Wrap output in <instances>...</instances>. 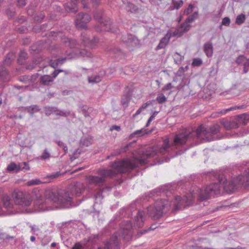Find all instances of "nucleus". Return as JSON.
<instances>
[{"instance_id": "61", "label": "nucleus", "mask_w": 249, "mask_h": 249, "mask_svg": "<svg viewBox=\"0 0 249 249\" xmlns=\"http://www.w3.org/2000/svg\"><path fill=\"white\" fill-rule=\"evenodd\" d=\"M158 228V226H157V224H152L147 230H144L142 232V234L145 233L147 232V231H151V230H154Z\"/></svg>"}, {"instance_id": "24", "label": "nucleus", "mask_w": 249, "mask_h": 249, "mask_svg": "<svg viewBox=\"0 0 249 249\" xmlns=\"http://www.w3.org/2000/svg\"><path fill=\"white\" fill-rule=\"evenodd\" d=\"M140 40L136 36L132 34H129L128 40L127 42L126 45L131 46H137L139 45Z\"/></svg>"}, {"instance_id": "45", "label": "nucleus", "mask_w": 249, "mask_h": 249, "mask_svg": "<svg viewBox=\"0 0 249 249\" xmlns=\"http://www.w3.org/2000/svg\"><path fill=\"white\" fill-rule=\"evenodd\" d=\"M45 17V15L44 13H40L35 17L34 19L37 22H40L42 21Z\"/></svg>"}, {"instance_id": "35", "label": "nucleus", "mask_w": 249, "mask_h": 249, "mask_svg": "<svg viewBox=\"0 0 249 249\" xmlns=\"http://www.w3.org/2000/svg\"><path fill=\"white\" fill-rule=\"evenodd\" d=\"M27 53L24 51L20 52L19 57L18 59V62L20 64H22L23 61L26 59Z\"/></svg>"}, {"instance_id": "64", "label": "nucleus", "mask_w": 249, "mask_h": 249, "mask_svg": "<svg viewBox=\"0 0 249 249\" xmlns=\"http://www.w3.org/2000/svg\"><path fill=\"white\" fill-rule=\"evenodd\" d=\"M173 86L171 84V83H169L168 84H167L166 85H165L162 88V90L163 91H166V90H170L171 89H172L173 88Z\"/></svg>"}, {"instance_id": "47", "label": "nucleus", "mask_w": 249, "mask_h": 249, "mask_svg": "<svg viewBox=\"0 0 249 249\" xmlns=\"http://www.w3.org/2000/svg\"><path fill=\"white\" fill-rule=\"evenodd\" d=\"M8 74V72L6 68L3 66L0 65V78L6 76Z\"/></svg>"}, {"instance_id": "9", "label": "nucleus", "mask_w": 249, "mask_h": 249, "mask_svg": "<svg viewBox=\"0 0 249 249\" xmlns=\"http://www.w3.org/2000/svg\"><path fill=\"white\" fill-rule=\"evenodd\" d=\"M237 121H232L223 123L224 127L227 130L235 129L239 127L238 123H242L244 125L247 124L249 121V114L243 113L237 116Z\"/></svg>"}, {"instance_id": "53", "label": "nucleus", "mask_w": 249, "mask_h": 249, "mask_svg": "<svg viewBox=\"0 0 249 249\" xmlns=\"http://www.w3.org/2000/svg\"><path fill=\"white\" fill-rule=\"evenodd\" d=\"M20 164V168H21V171H28L30 170V166L28 162H23Z\"/></svg>"}, {"instance_id": "27", "label": "nucleus", "mask_w": 249, "mask_h": 249, "mask_svg": "<svg viewBox=\"0 0 249 249\" xmlns=\"http://www.w3.org/2000/svg\"><path fill=\"white\" fill-rule=\"evenodd\" d=\"M45 113L47 116H50L53 113H55L58 111V109L55 107L46 106L44 107Z\"/></svg>"}, {"instance_id": "8", "label": "nucleus", "mask_w": 249, "mask_h": 249, "mask_svg": "<svg viewBox=\"0 0 249 249\" xmlns=\"http://www.w3.org/2000/svg\"><path fill=\"white\" fill-rule=\"evenodd\" d=\"M198 16V12H195L192 15H190L185 20V22L182 23L179 28L174 33V36L181 37L184 34L187 33L190 29L191 25L188 23L193 22Z\"/></svg>"}, {"instance_id": "14", "label": "nucleus", "mask_w": 249, "mask_h": 249, "mask_svg": "<svg viewBox=\"0 0 249 249\" xmlns=\"http://www.w3.org/2000/svg\"><path fill=\"white\" fill-rule=\"evenodd\" d=\"M132 94V90L131 89L127 86L125 88L124 94L121 99L122 105L124 108L128 107L129 103L131 100V96Z\"/></svg>"}, {"instance_id": "29", "label": "nucleus", "mask_w": 249, "mask_h": 249, "mask_svg": "<svg viewBox=\"0 0 249 249\" xmlns=\"http://www.w3.org/2000/svg\"><path fill=\"white\" fill-rule=\"evenodd\" d=\"M14 56L13 54L8 53L5 56V59L3 61L2 66L5 67V66H9L12 61L14 60ZM2 66V65H1Z\"/></svg>"}, {"instance_id": "26", "label": "nucleus", "mask_w": 249, "mask_h": 249, "mask_svg": "<svg viewBox=\"0 0 249 249\" xmlns=\"http://www.w3.org/2000/svg\"><path fill=\"white\" fill-rule=\"evenodd\" d=\"M109 52L116 58H121L124 55L122 50L118 48H111Z\"/></svg>"}, {"instance_id": "48", "label": "nucleus", "mask_w": 249, "mask_h": 249, "mask_svg": "<svg viewBox=\"0 0 249 249\" xmlns=\"http://www.w3.org/2000/svg\"><path fill=\"white\" fill-rule=\"evenodd\" d=\"M56 115L63 117H67L70 115V111H66L65 110L58 109V111L56 112Z\"/></svg>"}, {"instance_id": "15", "label": "nucleus", "mask_w": 249, "mask_h": 249, "mask_svg": "<svg viewBox=\"0 0 249 249\" xmlns=\"http://www.w3.org/2000/svg\"><path fill=\"white\" fill-rule=\"evenodd\" d=\"M78 3L79 0H71L70 2L65 3L64 6L68 12L75 14L78 11Z\"/></svg>"}, {"instance_id": "30", "label": "nucleus", "mask_w": 249, "mask_h": 249, "mask_svg": "<svg viewBox=\"0 0 249 249\" xmlns=\"http://www.w3.org/2000/svg\"><path fill=\"white\" fill-rule=\"evenodd\" d=\"M60 175L61 174L60 172H56L47 175L44 177V179H48L49 180V182H51L53 179L59 177Z\"/></svg>"}, {"instance_id": "46", "label": "nucleus", "mask_w": 249, "mask_h": 249, "mask_svg": "<svg viewBox=\"0 0 249 249\" xmlns=\"http://www.w3.org/2000/svg\"><path fill=\"white\" fill-rule=\"evenodd\" d=\"M170 38H171V35L168 34H167L166 35H165V36L163 37H162L160 40V41L161 42H162L165 46H166L167 45V44L168 43Z\"/></svg>"}, {"instance_id": "44", "label": "nucleus", "mask_w": 249, "mask_h": 249, "mask_svg": "<svg viewBox=\"0 0 249 249\" xmlns=\"http://www.w3.org/2000/svg\"><path fill=\"white\" fill-rule=\"evenodd\" d=\"M246 57L244 55H240L238 57H237L236 59V63L239 65L241 64H243L245 60L246 59Z\"/></svg>"}, {"instance_id": "10", "label": "nucleus", "mask_w": 249, "mask_h": 249, "mask_svg": "<svg viewBox=\"0 0 249 249\" xmlns=\"http://www.w3.org/2000/svg\"><path fill=\"white\" fill-rule=\"evenodd\" d=\"M91 18V16L87 13L83 12L79 13L75 19L76 26L80 29L87 28V24L90 21Z\"/></svg>"}, {"instance_id": "31", "label": "nucleus", "mask_w": 249, "mask_h": 249, "mask_svg": "<svg viewBox=\"0 0 249 249\" xmlns=\"http://www.w3.org/2000/svg\"><path fill=\"white\" fill-rule=\"evenodd\" d=\"M173 58L175 63L178 65L180 64L181 61L183 60L184 56L180 55L178 52H176L173 55Z\"/></svg>"}, {"instance_id": "20", "label": "nucleus", "mask_w": 249, "mask_h": 249, "mask_svg": "<svg viewBox=\"0 0 249 249\" xmlns=\"http://www.w3.org/2000/svg\"><path fill=\"white\" fill-rule=\"evenodd\" d=\"M22 111L28 112L32 116L34 113L40 111V108L37 105H33L31 106L21 107H20Z\"/></svg>"}, {"instance_id": "6", "label": "nucleus", "mask_w": 249, "mask_h": 249, "mask_svg": "<svg viewBox=\"0 0 249 249\" xmlns=\"http://www.w3.org/2000/svg\"><path fill=\"white\" fill-rule=\"evenodd\" d=\"M94 18L98 21L95 26V30L98 32L105 31L115 33L116 30L112 28L111 22L109 18H104V11L102 10H97L94 13Z\"/></svg>"}, {"instance_id": "54", "label": "nucleus", "mask_w": 249, "mask_h": 249, "mask_svg": "<svg viewBox=\"0 0 249 249\" xmlns=\"http://www.w3.org/2000/svg\"><path fill=\"white\" fill-rule=\"evenodd\" d=\"M231 23V19L229 17H225L222 21V25L229 26Z\"/></svg>"}, {"instance_id": "57", "label": "nucleus", "mask_w": 249, "mask_h": 249, "mask_svg": "<svg viewBox=\"0 0 249 249\" xmlns=\"http://www.w3.org/2000/svg\"><path fill=\"white\" fill-rule=\"evenodd\" d=\"M28 29L26 26H22L16 28V31L20 34H23L27 31Z\"/></svg>"}, {"instance_id": "42", "label": "nucleus", "mask_w": 249, "mask_h": 249, "mask_svg": "<svg viewBox=\"0 0 249 249\" xmlns=\"http://www.w3.org/2000/svg\"><path fill=\"white\" fill-rule=\"evenodd\" d=\"M15 237L13 236H10L4 232H0V239L3 240H7L9 239H13Z\"/></svg>"}, {"instance_id": "13", "label": "nucleus", "mask_w": 249, "mask_h": 249, "mask_svg": "<svg viewBox=\"0 0 249 249\" xmlns=\"http://www.w3.org/2000/svg\"><path fill=\"white\" fill-rule=\"evenodd\" d=\"M2 207L6 209H11L13 207L10 197L6 194L0 195V212L3 211Z\"/></svg>"}, {"instance_id": "7", "label": "nucleus", "mask_w": 249, "mask_h": 249, "mask_svg": "<svg viewBox=\"0 0 249 249\" xmlns=\"http://www.w3.org/2000/svg\"><path fill=\"white\" fill-rule=\"evenodd\" d=\"M12 197L16 205L22 207L30 206L32 201L29 195L19 190H15L12 194Z\"/></svg>"}, {"instance_id": "21", "label": "nucleus", "mask_w": 249, "mask_h": 249, "mask_svg": "<svg viewBox=\"0 0 249 249\" xmlns=\"http://www.w3.org/2000/svg\"><path fill=\"white\" fill-rule=\"evenodd\" d=\"M6 169L9 173H17L21 171V168H20V164H17L14 162H12L8 164Z\"/></svg>"}, {"instance_id": "18", "label": "nucleus", "mask_w": 249, "mask_h": 249, "mask_svg": "<svg viewBox=\"0 0 249 249\" xmlns=\"http://www.w3.org/2000/svg\"><path fill=\"white\" fill-rule=\"evenodd\" d=\"M136 143V141H133L132 142H130L127 144L125 146L122 147L120 150L119 152H117V153H114L111 154L110 155L108 156L107 157V159H109L111 157L116 156L118 155H119L122 152H126L130 148L134 147Z\"/></svg>"}, {"instance_id": "49", "label": "nucleus", "mask_w": 249, "mask_h": 249, "mask_svg": "<svg viewBox=\"0 0 249 249\" xmlns=\"http://www.w3.org/2000/svg\"><path fill=\"white\" fill-rule=\"evenodd\" d=\"M167 100V98L162 94L158 96L156 98V101L160 104L165 102Z\"/></svg>"}, {"instance_id": "23", "label": "nucleus", "mask_w": 249, "mask_h": 249, "mask_svg": "<svg viewBox=\"0 0 249 249\" xmlns=\"http://www.w3.org/2000/svg\"><path fill=\"white\" fill-rule=\"evenodd\" d=\"M204 52L206 55L208 57H211L213 54V44L211 42H207L204 45Z\"/></svg>"}, {"instance_id": "36", "label": "nucleus", "mask_w": 249, "mask_h": 249, "mask_svg": "<svg viewBox=\"0 0 249 249\" xmlns=\"http://www.w3.org/2000/svg\"><path fill=\"white\" fill-rule=\"evenodd\" d=\"M46 62L48 63V64L45 67L50 66L54 69H56L59 66L56 59L53 60V59H48Z\"/></svg>"}, {"instance_id": "12", "label": "nucleus", "mask_w": 249, "mask_h": 249, "mask_svg": "<svg viewBox=\"0 0 249 249\" xmlns=\"http://www.w3.org/2000/svg\"><path fill=\"white\" fill-rule=\"evenodd\" d=\"M113 248H119V241L118 236L113 234L110 238L109 241H107L104 247H99L98 249H112Z\"/></svg>"}, {"instance_id": "51", "label": "nucleus", "mask_w": 249, "mask_h": 249, "mask_svg": "<svg viewBox=\"0 0 249 249\" xmlns=\"http://www.w3.org/2000/svg\"><path fill=\"white\" fill-rule=\"evenodd\" d=\"M30 75H25L21 76L19 77L18 79L20 82L24 83H28L29 82Z\"/></svg>"}, {"instance_id": "22", "label": "nucleus", "mask_w": 249, "mask_h": 249, "mask_svg": "<svg viewBox=\"0 0 249 249\" xmlns=\"http://www.w3.org/2000/svg\"><path fill=\"white\" fill-rule=\"evenodd\" d=\"M53 82V77L49 75L41 76L39 79V83L43 86H49Z\"/></svg>"}, {"instance_id": "19", "label": "nucleus", "mask_w": 249, "mask_h": 249, "mask_svg": "<svg viewBox=\"0 0 249 249\" xmlns=\"http://www.w3.org/2000/svg\"><path fill=\"white\" fill-rule=\"evenodd\" d=\"M62 40L65 45L69 47L70 48H75L79 46V42L75 39L65 37Z\"/></svg>"}, {"instance_id": "5", "label": "nucleus", "mask_w": 249, "mask_h": 249, "mask_svg": "<svg viewBox=\"0 0 249 249\" xmlns=\"http://www.w3.org/2000/svg\"><path fill=\"white\" fill-rule=\"evenodd\" d=\"M181 199L180 196H177L172 204L169 199H160L156 201L153 206H151L148 208V213L153 220L159 219L163 216L164 213L169 211L172 205H173V212L179 210L182 206Z\"/></svg>"}, {"instance_id": "59", "label": "nucleus", "mask_w": 249, "mask_h": 249, "mask_svg": "<svg viewBox=\"0 0 249 249\" xmlns=\"http://www.w3.org/2000/svg\"><path fill=\"white\" fill-rule=\"evenodd\" d=\"M38 63V62L37 60L33 61V63L31 64H29L27 65L26 69L28 70H32L34 69Z\"/></svg>"}, {"instance_id": "52", "label": "nucleus", "mask_w": 249, "mask_h": 249, "mask_svg": "<svg viewBox=\"0 0 249 249\" xmlns=\"http://www.w3.org/2000/svg\"><path fill=\"white\" fill-rule=\"evenodd\" d=\"M202 63V61L200 58H194L192 62V65L193 66L198 67L200 66Z\"/></svg>"}, {"instance_id": "38", "label": "nucleus", "mask_w": 249, "mask_h": 249, "mask_svg": "<svg viewBox=\"0 0 249 249\" xmlns=\"http://www.w3.org/2000/svg\"><path fill=\"white\" fill-rule=\"evenodd\" d=\"M91 144V141L89 139L84 138L80 140V144L82 146L88 147Z\"/></svg>"}, {"instance_id": "58", "label": "nucleus", "mask_w": 249, "mask_h": 249, "mask_svg": "<svg viewBox=\"0 0 249 249\" xmlns=\"http://www.w3.org/2000/svg\"><path fill=\"white\" fill-rule=\"evenodd\" d=\"M155 100H150L147 102L145 103H144L142 105V106L140 107L142 110L145 109L149 105L152 104V102Z\"/></svg>"}, {"instance_id": "62", "label": "nucleus", "mask_w": 249, "mask_h": 249, "mask_svg": "<svg viewBox=\"0 0 249 249\" xmlns=\"http://www.w3.org/2000/svg\"><path fill=\"white\" fill-rule=\"evenodd\" d=\"M194 6L192 4H190L188 7L185 10V13L188 15L193 12Z\"/></svg>"}, {"instance_id": "17", "label": "nucleus", "mask_w": 249, "mask_h": 249, "mask_svg": "<svg viewBox=\"0 0 249 249\" xmlns=\"http://www.w3.org/2000/svg\"><path fill=\"white\" fill-rule=\"evenodd\" d=\"M168 188L166 186H162L160 187L157 188L152 191L150 192L148 194V196L149 197H152L155 195L159 196L160 193L167 194L168 193Z\"/></svg>"}, {"instance_id": "40", "label": "nucleus", "mask_w": 249, "mask_h": 249, "mask_svg": "<svg viewBox=\"0 0 249 249\" xmlns=\"http://www.w3.org/2000/svg\"><path fill=\"white\" fill-rule=\"evenodd\" d=\"M222 15L221 11H219L216 14H213L212 16V20L214 22H217L219 21V18Z\"/></svg>"}, {"instance_id": "43", "label": "nucleus", "mask_w": 249, "mask_h": 249, "mask_svg": "<svg viewBox=\"0 0 249 249\" xmlns=\"http://www.w3.org/2000/svg\"><path fill=\"white\" fill-rule=\"evenodd\" d=\"M173 4L174 5V8L178 9L180 7H181L183 5V1L182 0H180L178 1H176L175 0H172Z\"/></svg>"}, {"instance_id": "34", "label": "nucleus", "mask_w": 249, "mask_h": 249, "mask_svg": "<svg viewBox=\"0 0 249 249\" xmlns=\"http://www.w3.org/2000/svg\"><path fill=\"white\" fill-rule=\"evenodd\" d=\"M42 183H43V182H42L40 179L37 178L30 180L26 182V184L28 186L39 185Z\"/></svg>"}, {"instance_id": "11", "label": "nucleus", "mask_w": 249, "mask_h": 249, "mask_svg": "<svg viewBox=\"0 0 249 249\" xmlns=\"http://www.w3.org/2000/svg\"><path fill=\"white\" fill-rule=\"evenodd\" d=\"M80 39L81 43L84 46L90 48L94 47L98 42V38L96 37H94L92 39H90L86 31L81 33Z\"/></svg>"}, {"instance_id": "25", "label": "nucleus", "mask_w": 249, "mask_h": 249, "mask_svg": "<svg viewBox=\"0 0 249 249\" xmlns=\"http://www.w3.org/2000/svg\"><path fill=\"white\" fill-rule=\"evenodd\" d=\"M32 194L33 196H34L37 200L36 203H38L39 205L42 204L43 198L42 193L40 192L39 190H38L37 189H35L33 190Z\"/></svg>"}, {"instance_id": "37", "label": "nucleus", "mask_w": 249, "mask_h": 249, "mask_svg": "<svg viewBox=\"0 0 249 249\" xmlns=\"http://www.w3.org/2000/svg\"><path fill=\"white\" fill-rule=\"evenodd\" d=\"M78 111L82 113L85 117L89 116V114L88 111L87 107L86 106H79L78 108Z\"/></svg>"}, {"instance_id": "4", "label": "nucleus", "mask_w": 249, "mask_h": 249, "mask_svg": "<svg viewBox=\"0 0 249 249\" xmlns=\"http://www.w3.org/2000/svg\"><path fill=\"white\" fill-rule=\"evenodd\" d=\"M84 184L76 182L70 185L67 189H59L57 188L47 189L44 193L46 198L55 203L58 207L62 209H68L77 206L84 199H79L75 203L73 196H79L85 191Z\"/></svg>"}, {"instance_id": "33", "label": "nucleus", "mask_w": 249, "mask_h": 249, "mask_svg": "<svg viewBox=\"0 0 249 249\" xmlns=\"http://www.w3.org/2000/svg\"><path fill=\"white\" fill-rule=\"evenodd\" d=\"M41 50V47L37 44H35L31 46L30 51L32 53L37 54L40 52Z\"/></svg>"}, {"instance_id": "39", "label": "nucleus", "mask_w": 249, "mask_h": 249, "mask_svg": "<svg viewBox=\"0 0 249 249\" xmlns=\"http://www.w3.org/2000/svg\"><path fill=\"white\" fill-rule=\"evenodd\" d=\"M50 157L51 154L48 151L47 149L46 148L44 149V152H43L42 155L40 156L39 159L46 160L49 159Z\"/></svg>"}, {"instance_id": "2", "label": "nucleus", "mask_w": 249, "mask_h": 249, "mask_svg": "<svg viewBox=\"0 0 249 249\" xmlns=\"http://www.w3.org/2000/svg\"><path fill=\"white\" fill-rule=\"evenodd\" d=\"M157 155V150L156 147H147L143 151V156L141 158H127L115 161L111 164L110 167L112 169L98 170L97 173L98 176H89L88 178V182L90 184L102 186L106 181L107 177H115L118 173H129L138 167L140 165H143L147 164L149 159L154 158Z\"/></svg>"}, {"instance_id": "3", "label": "nucleus", "mask_w": 249, "mask_h": 249, "mask_svg": "<svg viewBox=\"0 0 249 249\" xmlns=\"http://www.w3.org/2000/svg\"><path fill=\"white\" fill-rule=\"evenodd\" d=\"M216 182L211 183L204 190H201L199 195V200L204 201L208 199L212 195L220 192L222 185L225 191L228 193H233L239 185L249 187V168L245 169L242 174L230 180L228 184L225 176L220 172H214L213 174Z\"/></svg>"}, {"instance_id": "41", "label": "nucleus", "mask_w": 249, "mask_h": 249, "mask_svg": "<svg viewBox=\"0 0 249 249\" xmlns=\"http://www.w3.org/2000/svg\"><path fill=\"white\" fill-rule=\"evenodd\" d=\"M55 142L57 144L59 147L63 149L65 154L67 153L68 147L66 144H65L63 142L61 141H56Z\"/></svg>"}, {"instance_id": "60", "label": "nucleus", "mask_w": 249, "mask_h": 249, "mask_svg": "<svg viewBox=\"0 0 249 249\" xmlns=\"http://www.w3.org/2000/svg\"><path fill=\"white\" fill-rule=\"evenodd\" d=\"M38 75H39L38 73H36V74H33L31 76H30L29 82L32 83H34L36 80Z\"/></svg>"}, {"instance_id": "16", "label": "nucleus", "mask_w": 249, "mask_h": 249, "mask_svg": "<svg viewBox=\"0 0 249 249\" xmlns=\"http://www.w3.org/2000/svg\"><path fill=\"white\" fill-rule=\"evenodd\" d=\"M107 71L102 70L99 72L94 75L88 77V81L90 83H97L102 81L104 76H106Z\"/></svg>"}, {"instance_id": "32", "label": "nucleus", "mask_w": 249, "mask_h": 249, "mask_svg": "<svg viewBox=\"0 0 249 249\" xmlns=\"http://www.w3.org/2000/svg\"><path fill=\"white\" fill-rule=\"evenodd\" d=\"M245 19L246 16L243 14H241L236 17L235 23L237 25H241L245 22Z\"/></svg>"}, {"instance_id": "55", "label": "nucleus", "mask_w": 249, "mask_h": 249, "mask_svg": "<svg viewBox=\"0 0 249 249\" xmlns=\"http://www.w3.org/2000/svg\"><path fill=\"white\" fill-rule=\"evenodd\" d=\"M6 14L10 18H12L15 16V11L13 9L8 8L6 10Z\"/></svg>"}, {"instance_id": "28", "label": "nucleus", "mask_w": 249, "mask_h": 249, "mask_svg": "<svg viewBox=\"0 0 249 249\" xmlns=\"http://www.w3.org/2000/svg\"><path fill=\"white\" fill-rule=\"evenodd\" d=\"M146 134H147V132H146L144 128H142L140 130H137L134 131L132 134H131L129 136V138L131 139L135 137H139L142 136Z\"/></svg>"}, {"instance_id": "1", "label": "nucleus", "mask_w": 249, "mask_h": 249, "mask_svg": "<svg viewBox=\"0 0 249 249\" xmlns=\"http://www.w3.org/2000/svg\"><path fill=\"white\" fill-rule=\"evenodd\" d=\"M220 126L214 124L210 126H205L203 124L199 125L195 131H190L185 130L177 134L171 145L168 139H165L160 148L157 150V155L168 154L170 158L181 155L190 147L204 142H209L219 140L217 135L220 132Z\"/></svg>"}, {"instance_id": "63", "label": "nucleus", "mask_w": 249, "mask_h": 249, "mask_svg": "<svg viewBox=\"0 0 249 249\" xmlns=\"http://www.w3.org/2000/svg\"><path fill=\"white\" fill-rule=\"evenodd\" d=\"M130 34H127L125 35H123L121 36L122 40L123 42H124L126 45L127 44V42L128 40L129 35Z\"/></svg>"}, {"instance_id": "56", "label": "nucleus", "mask_w": 249, "mask_h": 249, "mask_svg": "<svg viewBox=\"0 0 249 249\" xmlns=\"http://www.w3.org/2000/svg\"><path fill=\"white\" fill-rule=\"evenodd\" d=\"M63 71H64L61 69L55 70L51 74V76L53 77V80L54 78H55L57 77L60 72Z\"/></svg>"}, {"instance_id": "50", "label": "nucleus", "mask_w": 249, "mask_h": 249, "mask_svg": "<svg viewBox=\"0 0 249 249\" xmlns=\"http://www.w3.org/2000/svg\"><path fill=\"white\" fill-rule=\"evenodd\" d=\"M79 53L82 56H87L90 57L92 55L91 53L86 49L81 50Z\"/></svg>"}]
</instances>
